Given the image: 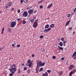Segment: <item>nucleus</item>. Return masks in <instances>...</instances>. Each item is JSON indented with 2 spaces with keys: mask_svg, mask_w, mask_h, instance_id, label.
<instances>
[{
  "mask_svg": "<svg viewBox=\"0 0 76 76\" xmlns=\"http://www.w3.org/2000/svg\"><path fill=\"white\" fill-rule=\"evenodd\" d=\"M47 72L49 74L51 72V70H47Z\"/></svg>",
  "mask_w": 76,
  "mask_h": 76,
  "instance_id": "nucleus-27",
  "label": "nucleus"
},
{
  "mask_svg": "<svg viewBox=\"0 0 76 76\" xmlns=\"http://www.w3.org/2000/svg\"><path fill=\"white\" fill-rule=\"evenodd\" d=\"M32 63V62L31 61V60L28 59L26 64V66H28L29 67H31Z\"/></svg>",
  "mask_w": 76,
  "mask_h": 76,
  "instance_id": "nucleus-2",
  "label": "nucleus"
},
{
  "mask_svg": "<svg viewBox=\"0 0 76 76\" xmlns=\"http://www.w3.org/2000/svg\"><path fill=\"white\" fill-rule=\"evenodd\" d=\"M42 76H48V73L47 72H45V73L42 74Z\"/></svg>",
  "mask_w": 76,
  "mask_h": 76,
  "instance_id": "nucleus-12",
  "label": "nucleus"
},
{
  "mask_svg": "<svg viewBox=\"0 0 76 76\" xmlns=\"http://www.w3.org/2000/svg\"><path fill=\"white\" fill-rule=\"evenodd\" d=\"M17 12H18V13H20V9L18 10H17Z\"/></svg>",
  "mask_w": 76,
  "mask_h": 76,
  "instance_id": "nucleus-37",
  "label": "nucleus"
},
{
  "mask_svg": "<svg viewBox=\"0 0 76 76\" xmlns=\"http://www.w3.org/2000/svg\"><path fill=\"white\" fill-rule=\"evenodd\" d=\"M72 27H71L69 28L68 29V30H71L72 29Z\"/></svg>",
  "mask_w": 76,
  "mask_h": 76,
  "instance_id": "nucleus-33",
  "label": "nucleus"
},
{
  "mask_svg": "<svg viewBox=\"0 0 76 76\" xmlns=\"http://www.w3.org/2000/svg\"><path fill=\"white\" fill-rule=\"evenodd\" d=\"M9 7V6L8 5H7L6 7H5V8H6V9H7Z\"/></svg>",
  "mask_w": 76,
  "mask_h": 76,
  "instance_id": "nucleus-47",
  "label": "nucleus"
},
{
  "mask_svg": "<svg viewBox=\"0 0 76 76\" xmlns=\"http://www.w3.org/2000/svg\"><path fill=\"white\" fill-rule=\"evenodd\" d=\"M16 67V65L15 64H12V65L10 64V68L9 69V70H13L14 71H16V69L15 67Z\"/></svg>",
  "mask_w": 76,
  "mask_h": 76,
  "instance_id": "nucleus-1",
  "label": "nucleus"
},
{
  "mask_svg": "<svg viewBox=\"0 0 76 76\" xmlns=\"http://www.w3.org/2000/svg\"><path fill=\"white\" fill-rule=\"evenodd\" d=\"M20 45L19 44L18 45H17V48H18L19 47H20Z\"/></svg>",
  "mask_w": 76,
  "mask_h": 76,
  "instance_id": "nucleus-51",
  "label": "nucleus"
},
{
  "mask_svg": "<svg viewBox=\"0 0 76 76\" xmlns=\"http://www.w3.org/2000/svg\"><path fill=\"white\" fill-rule=\"evenodd\" d=\"M71 72H72L73 74H74L76 72V69H74Z\"/></svg>",
  "mask_w": 76,
  "mask_h": 76,
  "instance_id": "nucleus-16",
  "label": "nucleus"
},
{
  "mask_svg": "<svg viewBox=\"0 0 76 76\" xmlns=\"http://www.w3.org/2000/svg\"><path fill=\"white\" fill-rule=\"evenodd\" d=\"M39 67L38 66H36V71H38L39 70V68L38 67Z\"/></svg>",
  "mask_w": 76,
  "mask_h": 76,
  "instance_id": "nucleus-26",
  "label": "nucleus"
},
{
  "mask_svg": "<svg viewBox=\"0 0 76 76\" xmlns=\"http://www.w3.org/2000/svg\"><path fill=\"white\" fill-rule=\"evenodd\" d=\"M16 23L15 21H13L11 23L10 26L11 28L14 27L16 25Z\"/></svg>",
  "mask_w": 76,
  "mask_h": 76,
  "instance_id": "nucleus-4",
  "label": "nucleus"
},
{
  "mask_svg": "<svg viewBox=\"0 0 76 76\" xmlns=\"http://www.w3.org/2000/svg\"><path fill=\"white\" fill-rule=\"evenodd\" d=\"M41 51H42V52H44L45 51V49L42 48L41 50Z\"/></svg>",
  "mask_w": 76,
  "mask_h": 76,
  "instance_id": "nucleus-22",
  "label": "nucleus"
},
{
  "mask_svg": "<svg viewBox=\"0 0 76 76\" xmlns=\"http://www.w3.org/2000/svg\"><path fill=\"white\" fill-rule=\"evenodd\" d=\"M38 21V20L37 19V20H35V21H36V22H37V21Z\"/></svg>",
  "mask_w": 76,
  "mask_h": 76,
  "instance_id": "nucleus-60",
  "label": "nucleus"
},
{
  "mask_svg": "<svg viewBox=\"0 0 76 76\" xmlns=\"http://www.w3.org/2000/svg\"><path fill=\"white\" fill-rule=\"evenodd\" d=\"M45 64V62H43L42 63V62L41 61L38 62H37V66L39 67L43 66Z\"/></svg>",
  "mask_w": 76,
  "mask_h": 76,
  "instance_id": "nucleus-3",
  "label": "nucleus"
},
{
  "mask_svg": "<svg viewBox=\"0 0 76 76\" xmlns=\"http://www.w3.org/2000/svg\"><path fill=\"white\" fill-rule=\"evenodd\" d=\"M75 68V66L73 65V64H70V66L69 67V70H72V69H74Z\"/></svg>",
  "mask_w": 76,
  "mask_h": 76,
  "instance_id": "nucleus-8",
  "label": "nucleus"
},
{
  "mask_svg": "<svg viewBox=\"0 0 76 76\" xmlns=\"http://www.w3.org/2000/svg\"><path fill=\"white\" fill-rule=\"evenodd\" d=\"M31 56H32V57H34V54H32V55H31Z\"/></svg>",
  "mask_w": 76,
  "mask_h": 76,
  "instance_id": "nucleus-55",
  "label": "nucleus"
},
{
  "mask_svg": "<svg viewBox=\"0 0 76 76\" xmlns=\"http://www.w3.org/2000/svg\"><path fill=\"white\" fill-rule=\"evenodd\" d=\"M17 20L18 21H20L21 20V18H18L17 19Z\"/></svg>",
  "mask_w": 76,
  "mask_h": 76,
  "instance_id": "nucleus-49",
  "label": "nucleus"
},
{
  "mask_svg": "<svg viewBox=\"0 0 76 76\" xmlns=\"http://www.w3.org/2000/svg\"><path fill=\"white\" fill-rule=\"evenodd\" d=\"M73 54L76 55V52H75L73 53Z\"/></svg>",
  "mask_w": 76,
  "mask_h": 76,
  "instance_id": "nucleus-53",
  "label": "nucleus"
},
{
  "mask_svg": "<svg viewBox=\"0 0 76 76\" xmlns=\"http://www.w3.org/2000/svg\"><path fill=\"white\" fill-rule=\"evenodd\" d=\"M4 31H2V32H1V34H3V33Z\"/></svg>",
  "mask_w": 76,
  "mask_h": 76,
  "instance_id": "nucleus-63",
  "label": "nucleus"
},
{
  "mask_svg": "<svg viewBox=\"0 0 76 76\" xmlns=\"http://www.w3.org/2000/svg\"><path fill=\"white\" fill-rule=\"evenodd\" d=\"M27 72L28 73H29L31 71H30V69H28L27 70Z\"/></svg>",
  "mask_w": 76,
  "mask_h": 76,
  "instance_id": "nucleus-42",
  "label": "nucleus"
},
{
  "mask_svg": "<svg viewBox=\"0 0 76 76\" xmlns=\"http://www.w3.org/2000/svg\"><path fill=\"white\" fill-rule=\"evenodd\" d=\"M75 34V32H73V35H74Z\"/></svg>",
  "mask_w": 76,
  "mask_h": 76,
  "instance_id": "nucleus-62",
  "label": "nucleus"
},
{
  "mask_svg": "<svg viewBox=\"0 0 76 76\" xmlns=\"http://www.w3.org/2000/svg\"><path fill=\"white\" fill-rule=\"evenodd\" d=\"M26 21H25V19H24L23 20V23L22 24H25L26 23Z\"/></svg>",
  "mask_w": 76,
  "mask_h": 76,
  "instance_id": "nucleus-19",
  "label": "nucleus"
},
{
  "mask_svg": "<svg viewBox=\"0 0 76 76\" xmlns=\"http://www.w3.org/2000/svg\"><path fill=\"white\" fill-rule=\"evenodd\" d=\"M61 60H63L64 59V58L63 57H62L61 58Z\"/></svg>",
  "mask_w": 76,
  "mask_h": 76,
  "instance_id": "nucleus-50",
  "label": "nucleus"
},
{
  "mask_svg": "<svg viewBox=\"0 0 76 76\" xmlns=\"http://www.w3.org/2000/svg\"><path fill=\"white\" fill-rule=\"evenodd\" d=\"M31 14H29V13H28V16L29 17L30 16V15H31Z\"/></svg>",
  "mask_w": 76,
  "mask_h": 76,
  "instance_id": "nucleus-54",
  "label": "nucleus"
},
{
  "mask_svg": "<svg viewBox=\"0 0 76 76\" xmlns=\"http://www.w3.org/2000/svg\"><path fill=\"white\" fill-rule=\"evenodd\" d=\"M74 74V73L72 72V71H71L70 72L69 75V76H72V74Z\"/></svg>",
  "mask_w": 76,
  "mask_h": 76,
  "instance_id": "nucleus-20",
  "label": "nucleus"
},
{
  "mask_svg": "<svg viewBox=\"0 0 76 76\" xmlns=\"http://www.w3.org/2000/svg\"><path fill=\"white\" fill-rule=\"evenodd\" d=\"M21 72L20 69H18V73H20Z\"/></svg>",
  "mask_w": 76,
  "mask_h": 76,
  "instance_id": "nucleus-44",
  "label": "nucleus"
},
{
  "mask_svg": "<svg viewBox=\"0 0 76 76\" xmlns=\"http://www.w3.org/2000/svg\"><path fill=\"white\" fill-rule=\"evenodd\" d=\"M64 72H63V71H61L60 72H59V74L58 75H63V73Z\"/></svg>",
  "mask_w": 76,
  "mask_h": 76,
  "instance_id": "nucleus-13",
  "label": "nucleus"
},
{
  "mask_svg": "<svg viewBox=\"0 0 76 76\" xmlns=\"http://www.w3.org/2000/svg\"><path fill=\"white\" fill-rule=\"evenodd\" d=\"M43 36H42V35H41L40 36V38H43Z\"/></svg>",
  "mask_w": 76,
  "mask_h": 76,
  "instance_id": "nucleus-46",
  "label": "nucleus"
},
{
  "mask_svg": "<svg viewBox=\"0 0 76 76\" xmlns=\"http://www.w3.org/2000/svg\"><path fill=\"white\" fill-rule=\"evenodd\" d=\"M2 12V11L0 10V13H1Z\"/></svg>",
  "mask_w": 76,
  "mask_h": 76,
  "instance_id": "nucleus-64",
  "label": "nucleus"
},
{
  "mask_svg": "<svg viewBox=\"0 0 76 76\" xmlns=\"http://www.w3.org/2000/svg\"><path fill=\"white\" fill-rule=\"evenodd\" d=\"M52 6H53V4H52L50 5V6H48L47 8H49L50 7H51Z\"/></svg>",
  "mask_w": 76,
  "mask_h": 76,
  "instance_id": "nucleus-23",
  "label": "nucleus"
},
{
  "mask_svg": "<svg viewBox=\"0 0 76 76\" xmlns=\"http://www.w3.org/2000/svg\"><path fill=\"white\" fill-rule=\"evenodd\" d=\"M37 18L36 17H33V19L34 20H36Z\"/></svg>",
  "mask_w": 76,
  "mask_h": 76,
  "instance_id": "nucleus-48",
  "label": "nucleus"
},
{
  "mask_svg": "<svg viewBox=\"0 0 76 76\" xmlns=\"http://www.w3.org/2000/svg\"><path fill=\"white\" fill-rule=\"evenodd\" d=\"M70 22V20L68 21V22H67L66 25H65V26H67L69 24V23Z\"/></svg>",
  "mask_w": 76,
  "mask_h": 76,
  "instance_id": "nucleus-15",
  "label": "nucleus"
},
{
  "mask_svg": "<svg viewBox=\"0 0 76 76\" xmlns=\"http://www.w3.org/2000/svg\"><path fill=\"white\" fill-rule=\"evenodd\" d=\"M42 1H43L42 0H41V1H38V4L41 3L42 2Z\"/></svg>",
  "mask_w": 76,
  "mask_h": 76,
  "instance_id": "nucleus-36",
  "label": "nucleus"
},
{
  "mask_svg": "<svg viewBox=\"0 0 76 76\" xmlns=\"http://www.w3.org/2000/svg\"><path fill=\"white\" fill-rule=\"evenodd\" d=\"M63 44H66L67 43L66 41H63Z\"/></svg>",
  "mask_w": 76,
  "mask_h": 76,
  "instance_id": "nucleus-45",
  "label": "nucleus"
},
{
  "mask_svg": "<svg viewBox=\"0 0 76 76\" xmlns=\"http://www.w3.org/2000/svg\"><path fill=\"white\" fill-rule=\"evenodd\" d=\"M33 10H28V14H32Z\"/></svg>",
  "mask_w": 76,
  "mask_h": 76,
  "instance_id": "nucleus-10",
  "label": "nucleus"
},
{
  "mask_svg": "<svg viewBox=\"0 0 76 76\" xmlns=\"http://www.w3.org/2000/svg\"><path fill=\"white\" fill-rule=\"evenodd\" d=\"M64 40H65V39H64V38H62L61 39V41H64Z\"/></svg>",
  "mask_w": 76,
  "mask_h": 76,
  "instance_id": "nucleus-41",
  "label": "nucleus"
},
{
  "mask_svg": "<svg viewBox=\"0 0 76 76\" xmlns=\"http://www.w3.org/2000/svg\"><path fill=\"white\" fill-rule=\"evenodd\" d=\"M31 8H32V7L30 6V7H28L26 9L28 10H29L30 9H31Z\"/></svg>",
  "mask_w": 76,
  "mask_h": 76,
  "instance_id": "nucleus-29",
  "label": "nucleus"
},
{
  "mask_svg": "<svg viewBox=\"0 0 76 76\" xmlns=\"http://www.w3.org/2000/svg\"><path fill=\"white\" fill-rule=\"evenodd\" d=\"M51 28H48L47 29H45L44 30H43V32H49L50 30H51Z\"/></svg>",
  "mask_w": 76,
  "mask_h": 76,
  "instance_id": "nucleus-9",
  "label": "nucleus"
},
{
  "mask_svg": "<svg viewBox=\"0 0 76 76\" xmlns=\"http://www.w3.org/2000/svg\"><path fill=\"white\" fill-rule=\"evenodd\" d=\"M7 6H8L9 7H11V6L12 5V3L11 1H10V2L7 3Z\"/></svg>",
  "mask_w": 76,
  "mask_h": 76,
  "instance_id": "nucleus-11",
  "label": "nucleus"
},
{
  "mask_svg": "<svg viewBox=\"0 0 76 76\" xmlns=\"http://www.w3.org/2000/svg\"><path fill=\"white\" fill-rule=\"evenodd\" d=\"M76 59V57H74V58H73L75 60V59Z\"/></svg>",
  "mask_w": 76,
  "mask_h": 76,
  "instance_id": "nucleus-57",
  "label": "nucleus"
},
{
  "mask_svg": "<svg viewBox=\"0 0 76 76\" xmlns=\"http://www.w3.org/2000/svg\"><path fill=\"white\" fill-rule=\"evenodd\" d=\"M70 16H71V14H69L67 15V17L69 18L70 17Z\"/></svg>",
  "mask_w": 76,
  "mask_h": 76,
  "instance_id": "nucleus-34",
  "label": "nucleus"
},
{
  "mask_svg": "<svg viewBox=\"0 0 76 76\" xmlns=\"http://www.w3.org/2000/svg\"><path fill=\"white\" fill-rule=\"evenodd\" d=\"M59 45L60 46L62 47L63 45V43H62V42H59Z\"/></svg>",
  "mask_w": 76,
  "mask_h": 76,
  "instance_id": "nucleus-18",
  "label": "nucleus"
},
{
  "mask_svg": "<svg viewBox=\"0 0 76 76\" xmlns=\"http://www.w3.org/2000/svg\"><path fill=\"white\" fill-rule=\"evenodd\" d=\"M36 73H38L39 72H38V71H36Z\"/></svg>",
  "mask_w": 76,
  "mask_h": 76,
  "instance_id": "nucleus-56",
  "label": "nucleus"
},
{
  "mask_svg": "<svg viewBox=\"0 0 76 76\" xmlns=\"http://www.w3.org/2000/svg\"><path fill=\"white\" fill-rule=\"evenodd\" d=\"M25 64L24 63L23 64H22V65H23V66H25V65H24Z\"/></svg>",
  "mask_w": 76,
  "mask_h": 76,
  "instance_id": "nucleus-58",
  "label": "nucleus"
},
{
  "mask_svg": "<svg viewBox=\"0 0 76 76\" xmlns=\"http://www.w3.org/2000/svg\"><path fill=\"white\" fill-rule=\"evenodd\" d=\"M27 69V68H26V67H24L23 68V70L24 71H26V69Z\"/></svg>",
  "mask_w": 76,
  "mask_h": 76,
  "instance_id": "nucleus-38",
  "label": "nucleus"
},
{
  "mask_svg": "<svg viewBox=\"0 0 76 76\" xmlns=\"http://www.w3.org/2000/svg\"><path fill=\"white\" fill-rule=\"evenodd\" d=\"M8 31L10 32L11 31V29L10 28H8Z\"/></svg>",
  "mask_w": 76,
  "mask_h": 76,
  "instance_id": "nucleus-28",
  "label": "nucleus"
},
{
  "mask_svg": "<svg viewBox=\"0 0 76 76\" xmlns=\"http://www.w3.org/2000/svg\"><path fill=\"white\" fill-rule=\"evenodd\" d=\"M39 8L40 9H42V8H43V6L42 5H41L40 6Z\"/></svg>",
  "mask_w": 76,
  "mask_h": 76,
  "instance_id": "nucleus-35",
  "label": "nucleus"
},
{
  "mask_svg": "<svg viewBox=\"0 0 76 76\" xmlns=\"http://www.w3.org/2000/svg\"><path fill=\"white\" fill-rule=\"evenodd\" d=\"M64 46H66L65 43H63Z\"/></svg>",
  "mask_w": 76,
  "mask_h": 76,
  "instance_id": "nucleus-59",
  "label": "nucleus"
},
{
  "mask_svg": "<svg viewBox=\"0 0 76 76\" xmlns=\"http://www.w3.org/2000/svg\"><path fill=\"white\" fill-rule=\"evenodd\" d=\"M11 46L12 47H15V45H14V44H12V45H11Z\"/></svg>",
  "mask_w": 76,
  "mask_h": 76,
  "instance_id": "nucleus-39",
  "label": "nucleus"
},
{
  "mask_svg": "<svg viewBox=\"0 0 76 76\" xmlns=\"http://www.w3.org/2000/svg\"><path fill=\"white\" fill-rule=\"evenodd\" d=\"M76 57V54H73L72 55V58H73V57Z\"/></svg>",
  "mask_w": 76,
  "mask_h": 76,
  "instance_id": "nucleus-31",
  "label": "nucleus"
},
{
  "mask_svg": "<svg viewBox=\"0 0 76 76\" xmlns=\"http://www.w3.org/2000/svg\"><path fill=\"white\" fill-rule=\"evenodd\" d=\"M49 24H47V25H46L45 26V28L46 29L47 28H48L49 27Z\"/></svg>",
  "mask_w": 76,
  "mask_h": 76,
  "instance_id": "nucleus-17",
  "label": "nucleus"
},
{
  "mask_svg": "<svg viewBox=\"0 0 76 76\" xmlns=\"http://www.w3.org/2000/svg\"><path fill=\"white\" fill-rule=\"evenodd\" d=\"M58 47L59 49V50H63V48L60 47L59 46H58Z\"/></svg>",
  "mask_w": 76,
  "mask_h": 76,
  "instance_id": "nucleus-21",
  "label": "nucleus"
},
{
  "mask_svg": "<svg viewBox=\"0 0 76 76\" xmlns=\"http://www.w3.org/2000/svg\"><path fill=\"white\" fill-rule=\"evenodd\" d=\"M4 28H3V29H2V31H4Z\"/></svg>",
  "mask_w": 76,
  "mask_h": 76,
  "instance_id": "nucleus-61",
  "label": "nucleus"
},
{
  "mask_svg": "<svg viewBox=\"0 0 76 76\" xmlns=\"http://www.w3.org/2000/svg\"><path fill=\"white\" fill-rule=\"evenodd\" d=\"M29 20H30V22L31 23H33L34 21V20L33 19L31 20V19H29Z\"/></svg>",
  "mask_w": 76,
  "mask_h": 76,
  "instance_id": "nucleus-24",
  "label": "nucleus"
},
{
  "mask_svg": "<svg viewBox=\"0 0 76 76\" xmlns=\"http://www.w3.org/2000/svg\"><path fill=\"white\" fill-rule=\"evenodd\" d=\"M38 25L37 22H35L34 23V24L33 25V27L34 28H36L37 27Z\"/></svg>",
  "mask_w": 76,
  "mask_h": 76,
  "instance_id": "nucleus-7",
  "label": "nucleus"
},
{
  "mask_svg": "<svg viewBox=\"0 0 76 76\" xmlns=\"http://www.w3.org/2000/svg\"><path fill=\"white\" fill-rule=\"evenodd\" d=\"M52 58L53 59H56V56H53Z\"/></svg>",
  "mask_w": 76,
  "mask_h": 76,
  "instance_id": "nucleus-40",
  "label": "nucleus"
},
{
  "mask_svg": "<svg viewBox=\"0 0 76 76\" xmlns=\"http://www.w3.org/2000/svg\"><path fill=\"white\" fill-rule=\"evenodd\" d=\"M55 24H52L51 25H50V26L51 28H53L54 27Z\"/></svg>",
  "mask_w": 76,
  "mask_h": 76,
  "instance_id": "nucleus-14",
  "label": "nucleus"
},
{
  "mask_svg": "<svg viewBox=\"0 0 76 76\" xmlns=\"http://www.w3.org/2000/svg\"><path fill=\"white\" fill-rule=\"evenodd\" d=\"M23 1L24 3H27L28 1V0H23Z\"/></svg>",
  "mask_w": 76,
  "mask_h": 76,
  "instance_id": "nucleus-32",
  "label": "nucleus"
},
{
  "mask_svg": "<svg viewBox=\"0 0 76 76\" xmlns=\"http://www.w3.org/2000/svg\"><path fill=\"white\" fill-rule=\"evenodd\" d=\"M23 15L24 17H26L28 15V13L27 11H25L23 13Z\"/></svg>",
  "mask_w": 76,
  "mask_h": 76,
  "instance_id": "nucleus-6",
  "label": "nucleus"
},
{
  "mask_svg": "<svg viewBox=\"0 0 76 76\" xmlns=\"http://www.w3.org/2000/svg\"><path fill=\"white\" fill-rule=\"evenodd\" d=\"M43 68L42 67L40 69L39 71V72H41L42 71V70H43Z\"/></svg>",
  "mask_w": 76,
  "mask_h": 76,
  "instance_id": "nucleus-25",
  "label": "nucleus"
},
{
  "mask_svg": "<svg viewBox=\"0 0 76 76\" xmlns=\"http://www.w3.org/2000/svg\"><path fill=\"white\" fill-rule=\"evenodd\" d=\"M9 71L11 72L12 73L10 74V76H12L13 74L15 73V72L16 71H14L13 70H9Z\"/></svg>",
  "mask_w": 76,
  "mask_h": 76,
  "instance_id": "nucleus-5",
  "label": "nucleus"
},
{
  "mask_svg": "<svg viewBox=\"0 0 76 76\" xmlns=\"http://www.w3.org/2000/svg\"><path fill=\"white\" fill-rule=\"evenodd\" d=\"M20 3L21 4H22L23 3V0H20Z\"/></svg>",
  "mask_w": 76,
  "mask_h": 76,
  "instance_id": "nucleus-52",
  "label": "nucleus"
},
{
  "mask_svg": "<svg viewBox=\"0 0 76 76\" xmlns=\"http://www.w3.org/2000/svg\"><path fill=\"white\" fill-rule=\"evenodd\" d=\"M76 7L74 9V10H73V12L75 13H76Z\"/></svg>",
  "mask_w": 76,
  "mask_h": 76,
  "instance_id": "nucleus-30",
  "label": "nucleus"
},
{
  "mask_svg": "<svg viewBox=\"0 0 76 76\" xmlns=\"http://www.w3.org/2000/svg\"><path fill=\"white\" fill-rule=\"evenodd\" d=\"M37 12V10H35V11H34V14L36 13Z\"/></svg>",
  "mask_w": 76,
  "mask_h": 76,
  "instance_id": "nucleus-43",
  "label": "nucleus"
}]
</instances>
